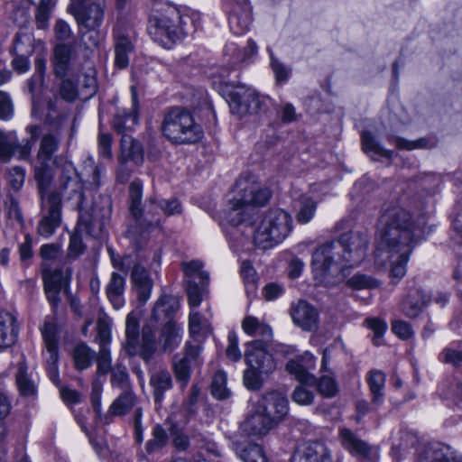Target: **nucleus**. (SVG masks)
I'll list each match as a JSON object with an SVG mask.
<instances>
[{
    "mask_svg": "<svg viewBox=\"0 0 462 462\" xmlns=\"http://www.w3.org/2000/svg\"><path fill=\"white\" fill-rule=\"evenodd\" d=\"M382 223L381 238L374 253L375 264L381 268L389 266L390 276L399 282L406 274L409 257L424 223L402 208L387 210Z\"/></svg>",
    "mask_w": 462,
    "mask_h": 462,
    "instance_id": "f257e3e1",
    "label": "nucleus"
},
{
    "mask_svg": "<svg viewBox=\"0 0 462 462\" xmlns=\"http://www.w3.org/2000/svg\"><path fill=\"white\" fill-rule=\"evenodd\" d=\"M369 243L367 230L358 228L321 244L312 253L311 265L315 278L326 282L328 277L358 266L366 255Z\"/></svg>",
    "mask_w": 462,
    "mask_h": 462,
    "instance_id": "f03ea898",
    "label": "nucleus"
},
{
    "mask_svg": "<svg viewBox=\"0 0 462 462\" xmlns=\"http://www.w3.org/2000/svg\"><path fill=\"white\" fill-rule=\"evenodd\" d=\"M197 14L184 7L166 3L149 19L148 32L152 40L170 49L186 35L196 31Z\"/></svg>",
    "mask_w": 462,
    "mask_h": 462,
    "instance_id": "7ed1b4c3",
    "label": "nucleus"
},
{
    "mask_svg": "<svg viewBox=\"0 0 462 462\" xmlns=\"http://www.w3.org/2000/svg\"><path fill=\"white\" fill-rule=\"evenodd\" d=\"M292 230L291 215L282 208L264 211L256 226L254 236L255 246L270 249L282 243Z\"/></svg>",
    "mask_w": 462,
    "mask_h": 462,
    "instance_id": "20e7f679",
    "label": "nucleus"
},
{
    "mask_svg": "<svg viewBox=\"0 0 462 462\" xmlns=\"http://www.w3.org/2000/svg\"><path fill=\"white\" fill-rule=\"evenodd\" d=\"M236 187L242 191V195L229 201L230 207L226 216L227 222L233 226L250 222L254 207L263 206L271 197L268 189L246 180H239Z\"/></svg>",
    "mask_w": 462,
    "mask_h": 462,
    "instance_id": "39448f33",
    "label": "nucleus"
},
{
    "mask_svg": "<svg viewBox=\"0 0 462 462\" xmlns=\"http://www.w3.org/2000/svg\"><path fill=\"white\" fill-rule=\"evenodd\" d=\"M162 134L172 143H195L203 137V130L196 123L193 115L181 106L170 108L162 124Z\"/></svg>",
    "mask_w": 462,
    "mask_h": 462,
    "instance_id": "423d86ee",
    "label": "nucleus"
},
{
    "mask_svg": "<svg viewBox=\"0 0 462 462\" xmlns=\"http://www.w3.org/2000/svg\"><path fill=\"white\" fill-rule=\"evenodd\" d=\"M106 8L105 0L82 1L68 6V12L75 18L79 32L83 34L94 33L89 36L93 47L98 46L102 40L99 29L104 22Z\"/></svg>",
    "mask_w": 462,
    "mask_h": 462,
    "instance_id": "0eeeda50",
    "label": "nucleus"
},
{
    "mask_svg": "<svg viewBox=\"0 0 462 462\" xmlns=\"http://www.w3.org/2000/svg\"><path fill=\"white\" fill-rule=\"evenodd\" d=\"M159 200L154 197L148 199L147 208H141V217L137 220L133 217L127 220L126 237L133 248L139 252L147 244L149 234L161 226L162 211L158 206Z\"/></svg>",
    "mask_w": 462,
    "mask_h": 462,
    "instance_id": "6e6552de",
    "label": "nucleus"
},
{
    "mask_svg": "<svg viewBox=\"0 0 462 462\" xmlns=\"http://www.w3.org/2000/svg\"><path fill=\"white\" fill-rule=\"evenodd\" d=\"M255 352H245V360L248 368L245 370L243 375L244 385L251 391H258L263 385L261 374H269L273 373L276 365L273 356L268 351L261 349L262 343L256 342Z\"/></svg>",
    "mask_w": 462,
    "mask_h": 462,
    "instance_id": "1a4fd4ad",
    "label": "nucleus"
},
{
    "mask_svg": "<svg viewBox=\"0 0 462 462\" xmlns=\"http://www.w3.org/2000/svg\"><path fill=\"white\" fill-rule=\"evenodd\" d=\"M42 218L40 220L37 232L41 236H52L61 222V196L59 192L52 191L47 197H43L42 203Z\"/></svg>",
    "mask_w": 462,
    "mask_h": 462,
    "instance_id": "9d476101",
    "label": "nucleus"
},
{
    "mask_svg": "<svg viewBox=\"0 0 462 462\" xmlns=\"http://www.w3.org/2000/svg\"><path fill=\"white\" fill-rule=\"evenodd\" d=\"M26 129L31 134V141L28 140L24 145L18 143L14 133L0 131V160L3 162H7L16 152H19V157L22 159L30 154L33 143L39 137L40 127L38 125H29Z\"/></svg>",
    "mask_w": 462,
    "mask_h": 462,
    "instance_id": "9b49d317",
    "label": "nucleus"
},
{
    "mask_svg": "<svg viewBox=\"0 0 462 462\" xmlns=\"http://www.w3.org/2000/svg\"><path fill=\"white\" fill-rule=\"evenodd\" d=\"M229 98L231 112L240 117L257 114L262 109V101L259 95L251 88L236 87L230 92Z\"/></svg>",
    "mask_w": 462,
    "mask_h": 462,
    "instance_id": "f8f14e48",
    "label": "nucleus"
},
{
    "mask_svg": "<svg viewBox=\"0 0 462 462\" xmlns=\"http://www.w3.org/2000/svg\"><path fill=\"white\" fill-rule=\"evenodd\" d=\"M201 347L199 345H192L187 342L184 347L182 356L175 355L173 357V372L176 379L180 382L182 387H186L191 374V370L200 365Z\"/></svg>",
    "mask_w": 462,
    "mask_h": 462,
    "instance_id": "ddd939ff",
    "label": "nucleus"
},
{
    "mask_svg": "<svg viewBox=\"0 0 462 462\" xmlns=\"http://www.w3.org/2000/svg\"><path fill=\"white\" fill-rule=\"evenodd\" d=\"M59 189L66 199L74 200L77 208L84 205L83 183L72 164H65L62 167L59 178Z\"/></svg>",
    "mask_w": 462,
    "mask_h": 462,
    "instance_id": "4468645a",
    "label": "nucleus"
},
{
    "mask_svg": "<svg viewBox=\"0 0 462 462\" xmlns=\"http://www.w3.org/2000/svg\"><path fill=\"white\" fill-rule=\"evenodd\" d=\"M264 416L273 419L278 425L288 414V399L280 392H269L262 396V398L254 406Z\"/></svg>",
    "mask_w": 462,
    "mask_h": 462,
    "instance_id": "2eb2a0df",
    "label": "nucleus"
},
{
    "mask_svg": "<svg viewBox=\"0 0 462 462\" xmlns=\"http://www.w3.org/2000/svg\"><path fill=\"white\" fill-rule=\"evenodd\" d=\"M276 426L277 424L274 422L273 419L264 416L254 407L253 411L248 413L240 427L245 435L262 439L268 435Z\"/></svg>",
    "mask_w": 462,
    "mask_h": 462,
    "instance_id": "dca6fc26",
    "label": "nucleus"
},
{
    "mask_svg": "<svg viewBox=\"0 0 462 462\" xmlns=\"http://www.w3.org/2000/svg\"><path fill=\"white\" fill-rule=\"evenodd\" d=\"M243 330L249 336L257 337L261 338L254 340L247 344L245 352H255L258 347L254 345L256 342L262 343L261 349L267 351L268 342L273 337V331L270 326L261 322L258 319L253 316H246L242 322Z\"/></svg>",
    "mask_w": 462,
    "mask_h": 462,
    "instance_id": "f3484780",
    "label": "nucleus"
},
{
    "mask_svg": "<svg viewBox=\"0 0 462 462\" xmlns=\"http://www.w3.org/2000/svg\"><path fill=\"white\" fill-rule=\"evenodd\" d=\"M293 322L306 331H314L318 328V310L309 302L300 300L291 309Z\"/></svg>",
    "mask_w": 462,
    "mask_h": 462,
    "instance_id": "a211bd4d",
    "label": "nucleus"
},
{
    "mask_svg": "<svg viewBox=\"0 0 462 462\" xmlns=\"http://www.w3.org/2000/svg\"><path fill=\"white\" fill-rule=\"evenodd\" d=\"M232 11L228 17L231 31L235 34L245 32L251 23V7L247 0H235Z\"/></svg>",
    "mask_w": 462,
    "mask_h": 462,
    "instance_id": "6ab92c4d",
    "label": "nucleus"
},
{
    "mask_svg": "<svg viewBox=\"0 0 462 462\" xmlns=\"http://www.w3.org/2000/svg\"><path fill=\"white\" fill-rule=\"evenodd\" d=\"M78 208L79 211V217L77 227L92 237H99L105 227L106 216H100L97 212L96 208H93L91 212L85 211L84 205Z\"/></svg>",
    "mask_w": 462,
    "mask_h": 462,
    "instance_id": "aec40b11",
    "label": "nucleus"
},
{
    "mask_svg": "<svg viewBox=\"0 0 462 462\" xmlns=\"http://www.w3.org/2000/svg\"><path fill=\"white\" fill-rule=\"evenodd\" d=\"M136 259L132 264L131 278L134 289L137 293V299L141 304L146 303L149 300L152 289V281L147 270L139 263H135Z\"/></svg>",
    "mask_w": 462,
    "mask_h": 462,
    "instance_id": "412c9836",
    "label": "nucleus"
},
{
    "mask_svg": "<svg viewBox=\"0 0 462 462\" xmlns=\"http://www.w3.org/2000/svg\"><path fill=\"white\" fill-rule=\"evenodd\" d=\"M291 462H332L327 447L320 442L308 444L302 451L294 454Z\"/></svg>",
    "mask_w": 462,
    "mask_h": 462,
    "instance_id": "4be33fe9",
    "label": "nucleus"
},
{
    "mask_svg": "<svg viewBox=\"0 0 462 462\" xmlns=\"http://www.w3.org/2000/svg\"><path fill=\"white\" fill-rule=\"evenodd\" d=\"M420 462H462V457L456 455L449 447L442 444L428 446L420 455Z\"/></svg>",
    "mask_w": 462,
    "mask_h": 462,
    "instance_id": "5701e85b",
    "label": "nucleus"
},
{
    "mask_svg": "<svg viewBox=\"0 0 462 462\" xmlns=\"http://www.w3.org/2000/svg\"><path fill=\"white\" fill-rule=\"evenodd\" d=\"M18 337V325L14 314L0 312V349L12 346Z\"/></svg>",
    "mask_w": 462,
    "mask_h": 462,
    "instance_id": "b1692460",
    "label": "nucleus"
},
{
    "mask_svg": "<svg viewBox=\"0 0 462 462\" xmlns=\"http://www.w3.org/2000/svg\"><path fill=\"white\" fill-rule=\"evenodd\" d=\"M150 385L152 389V394L156 404H160L166 392L172 388V377L171 373L165 368L154 370L150 375Z\"/></svg>",
    "mask_w": 462,
    "mask_h": 462,
    "instance_id": "393cba45",
    "label": "nucleus"
},
{
    "mask_svg": "<svg viewBox=\"0 0 462 462\" xmlns=\"http://www.w3.org/2000/svg\"><path fill=\"white\" fill-rule=\"evenodd\" d=\"M115 65L118 69H125L129 64V54L134 51V44L128 35L118 29L114 32Z\"/></svg>",
    "mask_w": 462,
    "mask_h": 462,
    "instance_id": "a878e982",
    "label": "nucleus"
},
{
    "mask_svg": "<svg viewBox=\"0 0 462 462\" xmlns=\"http://www.w3.org/2000/svg\"><path fill=\"white\" fill-rule=\"evenodd\" d=\"M428 303L426 294L420 289L409 291L401 303L402 312L410 319L417 318Z\"/></svg>",
    "mask_w": 462,
    "mask_h": 462,
    "instance_id": "bb28decb",
    "label": "nucleus"
},
{
    "mask_svg": "<svg viewBox=\"0 0 462 462\" xmlns=\"http://www.w3.org/2000/svg\"><path fill=\"white\" fill-rule=\"evenodd\" d=\"M296 221L306 225L312 220L317 210V202L310 196L301 195L291 204Z\"/></svg>",
    "mask_w": 462,
    "mask_h": 462,
    "instance_id": "cd10ccee",
    "label": "nucleus"
},
{
    "mask_svg": "<svg viewBox=\"0 0 462 462\" xmlns=\"http://www.w3.org/2000/svg\"><path fill=\"white\" fill-rule=\"evenodd\" d=\"M339 437L343 447L347 449L352 455L360 457H367L370 455V446L359 439L353 431L348 429H341Z\"/></svg>",
    "mask_w": 462,
    "mask_h": 462,
    "instance_id": "c85d7f7f",
    "label": "nucleus"
},
{
    "mask_svg": "<svg viewBox=\"0 0 462 462\" xmlns=\"http://www.w3.org/2000/svg\"><path fill=\"white\" fill-rule=\"evenodd\" d=\"M366 381L371 394V402L374 408L383 404L384 401L385 374L380 370H371L367 374Z\"/></svg>",
    "mask_w": 462,
    "mask_h": 462,
    "instance_id": "c756f323",
    "label": "nucleus"
},
{
    "mask_svg": "<svg viewBox=\"0 0 462 462\" xmlns=\"http://www.w3.org/2000/svg\"><path fill=\"white\" fill-rule=\"evenodd\" d=\"M209 283V274L208 272L199 273V281L195 279L187 280V294L189 306L199 307L202 301Z\"/></svg>",
    "mask_w": 462,
    "mask_h": 462,
    "instance_id": "7c9ffc66",
    "label": "nucleus"
},
{
    "mask_svg": "<svg viewBox=\"0 0 462 462\" xmlns=\"http://www.w3.org/2000/svg\"><path fill=\"white\" fill-rule=\"evenodd\" d=\"M72 48L65 43L57 44L53 53V71L57 78L63 79L69 70Z\"/></svg>",
    "mask_w": 462,
    "mask_h": 462,
    "instance_id": "2f4dec72",
    "label": "nucleus"
},
{
    "mask_svg": "<svg viewBox=\"0 0 462 462\" xmlns=\"http://www.w3.org/2000/svg\"><path fill=\"white\" fill-rule=\"evenodd\" d=\"M139 337V321L134 312H131L126 317L125 322V341L124 343V349L129 356L137 355V343Z\"/></svg>",
    "mask_w": 462,
    "mask_h": 462,
    "instance_id": "473e14b6",
    "label": "nucleus"
},
{
    "mask_svg": "<svg viewBox=\"0 0 462 462\" xmlns=\"http://www.w3.org/2000/svg\"><path fill=\"white\" fill-rule=\"evenodd\" d=\"M125 278L117 273H112L110 281L106 288V292L108 300L116 310H119L125 304Z\"/></svg>",
    "mask_w": 462,
    "mask_h": 462,
    "instance_id": "72a5a7b5",
    "label": "nucleus"
},
{
    "mask_svg": "<svg viewBox=\"0 0 462 462\" xmlns=\"http://www.w3.org/2000/svg\"><path fill=\"white\" fill-rule=\"evenodd\" d=\"M179 310V303L175 298L170 295H162L155 303L151 319L158 322L162 317L172 320V316Z\"/></svg>",
    "mask_w": 462,
    "mask_h": 462,
    "instance_id": "f704fd0d",
    "label": "nucleus"
},
{
    "mask_svg": "<svg viewBox=\"0 0 462 462\" xmlns=\"http://www.w3.org/2000/svg\"><path fill=\"white\" fill-rule=\"evenodd\" d=\"M157 351V342L155 331L150 325L143 328L142 341L140 346H137V355L145 362L149 363Z\"/></svg>",
    "mask_w": 462,
    "mask_h": 462,
    "instance_id": "c9c22d12",
    "label": "nucleus"
},
{
    "mask_svg": "<svg viewBox=\"0 0 462 462\" xmlns=\"http://www.w3.org/2000/svg\"><path fill=\"white\" fill-rule=\"evenodd\" d=\"M121 157L124 161H133L141 164L143 161V151L139 142L135 141L130 134H124L120 140Z\"/></svg>",
    "mask_w": 462,
    "mask_h": 462,
    "instance_id": "e433bc0d",
    "label": "nucleus"
},
{
    "mask_svg": "<svg viewBox=\"0 0 462 462\" xmlns=\"http://www.w3.org/2000/svg\"><path fill=\"white\" fill-rule=\"evenodd\" d=\"M143 183L140 180H133L128 188V211L127 220L133 217L139 219L141 217V208H143Z\"/></svg>",
    "mask_w": 462,
    "mask_h": 462,
    "instance_id": "4c0bfd02",
    "label": "nucleus"
},
{
    "mask_svg": "<svg viewBox=\"0 0 462 462\" xmlns=\"http://www.w3.org/2000/svg\"><path fill=\"white\" fill-rule=\"evenodd\" d=\"M182 328L178 326L173 320H168L162 328L161 340L163 350L171 352L181 341Z\"/></svg>",
    "mask_w": 462,
    "mask_h": 462,
    "instance_id": "58836bf2",
    "label": "nucleus"
},
{
    "mask_svg": "<svg viewBox=\"0 0 462 462\" xmlns=\"http://www.w3.org/2000/svg\"><path fill=\"white\" fill-rule=\"evenodd\" d=\"M233 445L236 454L244 462H268L263 448L259 444L247 443L243 445L236 442Z\"/></svg>",
    "mask_w": 462,
    "mask_h": 462,
    "instance_id": "ea45409f",
    "label": "nucleus"
},
{
    "mask_svg": "<svg viewBox=\"0 0 462 462\" xmlns=\"http://www.w3.org/2000/svg\"><path fill=\"white\" fill-rule=\"evenodd\" d=\"M45 69L46 60L42 57L36 58L34 60V73L27 82L28 90L32 94V115L36 111L35 94L43 85Z\"/></svg>",
    "mask_w": 462,
    "mask_h": 462,
    "instance_id": "a19ab883",
    "label": "nucleus"
},
{
    "mask_svg": "<svg viewBox=\"0 0 462 462\" xmlns=\"http://www.w3.org/2000/svg\"><path fill=\"white\" fill-rule=\"evenodd\" d=\"M137 123V113L134 108L130 111L118 110L114 116L113 126L115 131L123 136L132 132Z\"/></svg>",
    "mask_w": 462,
    "mask_h": 462,
    "instance_id": "79ce46f5",
    "label": "nucleus"
},
{
    "mask_svg": "<svg viewBox=\"0 0 462 462\" xmlns=\"http://www.w3.org/2000/svg\"><path fill=\"white\" fill-rule=\"evenodd\" d=\"M60 144V136L57 133H48L41 139L37 159L40 162L49 163L57 152Z\"/></svg>",
    "mask_w": 462,
    "mask_h": 462,
    "instance_id": "37998d69",
    "label": "nucleus"
},
{
    "mask_svg": "<svg viewBox=\"0 0 462 462\" xmlns=\"http://www.w3.org/2000/svg\"><path fill=\"white\" fill-rule=\"evenodd\" d=\"M72 271L69 267L56 268L52 271L43 272L44 286L58 287L62 289L67 287L70 282Z\"/></svg>",
    "mask_w": 462,
    "mask_h": 462,
    "instance_id": "c03bdc74",
    "label": "nucleus"
},
{
    "mask_svg": "<svg viewBox=\"0 0 462 462\" xmlns=\"http://www.w3.org/2000/svg\"><path fill=\"white\" fill-rule=\"evenodd\" d=\"M135 402L136 396L132 389L123 391L110 405L108 413L114 416L125 415L134 406Z\"/></svg>",
    "mask_w": 462,
    "mask_h": 462,
    "instance_id": "a18cd8bd",
    "label": "nucleus"
},
{
    "mask_svg": "<svg viewBox=\"0 0 462 462\" xmlns=\"http://www.w3.org/2000/svg\"><path fill=\"white\" fill-rule=\"evenodd\" d=\"M34 179L37 182L39 193L41 195L42 203L43 202V197H47L51 192H48L52 180L53 172L49 163L41 162L40 166L35 167Z\"/></svg>",
    "mask_w": 462,
    "mask_h": 462,
    "instance_id": "49530a36",
    "label": "nucleus"
},
{
    "mask_svg": "<svg viewBox=\"0 0 462 462\" xmlns=\"http://www.w3.org/2000/svg\"><path fill=\"white\" fill-rule=\"evenodd\" d=\"M362 147L365 153L371 155H378L387 160H392L393 157V151L384 149L368 131L362 132Z\"/></svg>",
    "mask_w": 462,
    "mask_h": 462,
    "instance_id": "de8ad7c7",
    "label": "nucleus"
},
{
    "mask_svg": "<svg viewBox=\"0 0 462 462\" xmlns=\"http://www.w3.org/2000/svg\"><path fill=\"white\" fill-rule=\"evenodd\" d=\"M168 435L166 430L159 424L152 429V439L145 445L147 455L159 453L168 444Z\"/></svg>",
    "mask_w": 462,
    "mask_h": 462,
    "instance_id": "09e8293b",
    "label": "nucleus"
},
{
    "mask_svg": "<svg viewBox=\"0 0 462 462\" xmlns=\"http://www.w3.org/2000/svg\"><path fill=\"white\" fill-rule=\"evenodd\" d=\"M94 357L95 352L84 343L77 345L73 350L74 365L79 371L90 367Z\"/></svg>",
    "mask_w": 462,
    "mask_h": 462,
    "instance_id": "8fccbe9b",
    "label": "nucleus"
},
{
    "mask_svg": "<svg viewBox=\"0 0 462 462\" xmlns=\"http://www.w3.org/2000/svg\"><path fill=\"white\" fill-rule=\"evenodd\" d=\"M27 367L23 363L18 364L16 373V383L22 395L25 397L34 396L37 389L35 383L27 375Z\"/></svg>",
    "mask_w": 462,
    "mask_h": 462,
    "instance_id": "3c124183",
    "label": "nucleus"
},
{
    "mask_svg": "<svg viewBox=\"0 0 462 462\" xmlns=\"http://www.w3.org/2000/svg\"><path fill=\"white\" fill-rule=\"evenodd\" d=\"M111 372V384L113 387L120 388L123 391L131 390V383L127 368L122 364L116 365Z\"/></svg>",
    "mask_w": 462,
    "mask_h": 462,
    "instance_id": "603ef678",
    "label": "nucleus"
},
{
    "mask_svg": "<svg viewBox=\"0 0 462 462\" xmlns=\"http://www.w3.org/2000/svg\"><path fill=\"white\" fill-rule=\"evenodd\" d=\"M346 285L353 290H371L377 288L380 282L374 278L363 274L356 273L346 281Z\"/></svg>",
    "mask_w": 462,
    "mask_h": 462,
    "instance_id": "864d4df0",
    "label": "nucleus"
},
{
    "mask_svg": "<svg viewBox=\"0 0 462 462\" xmlns=\"http://www.w3.org/2000/svg\"><path fill=\"white\" fill-rule=\"evenodd\" d=\"M440 363L450 365L455 368L462 367V350L453 346L444 347L439 354Z\"/></svg>",
    "mask_w": 462,
    "mask_h": 462,
    "instance_id": "5fc2aeb1",
    "label": "nucleus"
},
{
    "mask_svg": "<svg viewBox=\"0 0 462 462\" xmlns=\"http://www.w3.org/2000/svg\"><path fill=\"white\" fill-rule=\"evenodd\" d=\"M211 393L218 400H225L230 396V391L226 387V375L224 372H217L211 383Z\"/></svg>",
    "mask_w": 462,
    "mask_h": 462,
    "instance_id": "6e6d98bb",
    "label": "nucleus"
},
{
    "mask_svg": "<svg viewBox=\"0 0 462 462\" xmlns=\"http://www.w3.org/2000/svg\"><path fill=\"white\" fill-rule=\"evenodd\" d=\"M55 5V0H41L36 9L35 22L38 29L44 30L48 27L50 14Z\"/></svg>",
    "mask_w": 462,
    "mask_h": 462,
    "instance_id": "4d7b16f0",
    "label": "nucleus"
},
{
    "mask_svg": "<svg viewBox=\"0 0 462 462\" xmlns=\"http://www.w3.org/2000/svg\"><path fill=\"white\" fill-rule=\"evenodd\" d=\"M41 331L46 347L58 346V328L53 318H46Z\"/></svg>",
    "mask_w": 462,
    "mask_h": 462,
    "instance_id": "13d9d810",
    "label": "nucleus"
},
{
    "mask_svg": "<svg viewBox=\"0 0 462 462\" xmlns=\"http://www.w3.org/2000/svg\"><path fill=\"white\" fill-rule=\"evenodd\" d=\"M103 171V167L95 164L92 161L86 162L85 171L88 175V179L86 180L88 188L97 190L100 187Z\"/></svg>",
    "mask_w": 462,
    "mask_h": 462,
    "instance_id": "bf43d9fd",
    "label": "nucleus"
},
{
    "mask_svg": "<svg viewBox=\"0 0 462 462\" xmlns=\"http://www.w3.org/2000/svg\"><path fill=\"white\" fill-rule=\"evenodd\" d=\"M32 4L31 0L13 5L14 11L12 13V19L19 27H23L28 23L30 19V8Z\"/></svg>",
    "mask_w": 462,
    "mask_h": 462,
    "instance_id": "052dcab7",
    "label": "nucleus"
},
{
    "mask_svg": "<svg viewBox=\"0 0 462 462\" xmlns=\"http://www.w3.org/2000/svg\"><path fill=\"white\" fill-rule=\"evenodd\" d=\"M365 324L374 332V344L375 346L383 345V336L387 328L386 322L378 318H368L365 320Z\"/></svg>",
    "mask_w": 462,
    "mask_h": 462,
    "instance_id": "680f3d73",
    "label": "nucleus"
},
{
    "mask_svg": "<svg viewBox=\"0 0 462 462\" xmlns=\"http://www.w3.org/2000/svg\"><path fill=\"white\" fill-rule=\"evenodd\" d=\"M5 209L7 220L11 225L14 223L21 225L23 223V217L17 199L13 195H9L7 200L5 201Z\"/></svg>",
    "mask_w": 462,
    "mask_h": 462,
    "instance_id": "e2e57ef3",
    "label": "nucleus"
},
{
    "mask_svg": "<svg viewBox=\"0 0 462 462\" xmlns=\"http://www.w3.org/2000/svg\"><path fill=\"white\" fill-rule=\"evenodd\" d=\"M317 389L321 395L328 398L336 396L338 392L336 381L328 375H323L319 378L317 383Z\"/></svg>",
    "mask_w": 462,
    "mask_h": 462,
    "instance_id": "0e129e2a",
    "label": "nucleus"
},
{
    "mask_svg": "<svg viewBox=\"0 0 462 462\" xmlns=\"http://www.w3.org/2000/svg\"><path fill=\"white\" fill-rule=\"evenodd\" d=\"M286 370L291 374L295 375L296 379L300 382L314 381V378L309 374L307 367H305L299 360H291L286 365Z\"/></svg>",
    "mask_w": 462,
    "mask_h": 462,
    "instance_id": "69168bd1",
    "label": "nucleus"
},
{
    "mask_svg": "<svg viewBox=\"0 0 462 462\" xmlns=\"http://www.w3.org/2000/svg\"><path fill=\"white\" fill-rule=\"evenodd\" d=\"M97 364V374L100 375L106 374L112 370L110 350L107 346L103 345L99 347Z\"/></svg>",
    "mask_w": 462,
    "mask_h": 462,
    "instance_id": "338daca9",
    "label": "nucleus"
},
{
    "mask_svg": "<svg viewBox=\"0 0 462 462\" xmlns=\"http://www.w3.org/2000/svg\"><path fill=\"white\" fill-rule=\"evenodd\" d=\"M8 185L14 190H19L24 182L25 171L22 167L15 166L10 169L6 175Z\"/></svg>",
    "mask_w": 462,
    "mask_h": 462,
    "instance_id": "774afa93",
    "label": "nucleus"
}]
</instances>
